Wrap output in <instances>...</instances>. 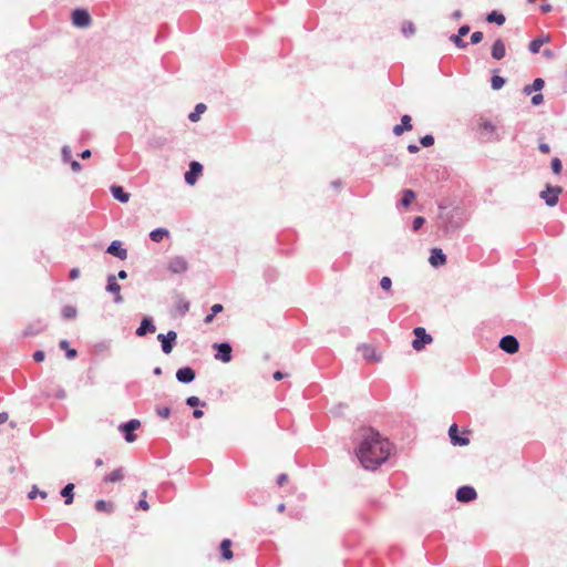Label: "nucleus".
Returning a JSON list of instances; mask_svg holds the SVG:
<instances>
[{"label":"nucleus","instance_id":"f257e3e1","mask_svg":"<svg viewBox=\"0 0 567 567\" xmlns=\"http://www.w3.org/2000/svg\"><path fill=\"white\" fill-rule=\"evenodd\" d=\"M390 453V442L372 430L367 433L357 450V456L367 470L378 468L388 460Z\"/></svg>","mask_w":567,"mask_h":567},{"label":"nucleus","instance_id":"f03ea898","mask_svg":"<svg viewBox=\"0 0 567 567\" xmlns=\"http://www.w3.org/2000/svg\"><path fill=\"white\" fill-rule=\"evenodd\" d=\"M413 333L415 339L412 341V347L415 351H421L426 344L433 342L432 336L426 333L425 329L422 327L414 328Z\"/></svg>","mask_w":567,"mask_h":567},{"label":"nucleus","instance_id":"7ed1b4c3","mask_svg":"<svg viewBox=\"0 0 567 567\" xmlns=\"http://www.w3.org/2000/svg\"><path fill=\"white\" fill-rule=\"evenodd\" d=\"M470 434V431L468 430H464L462 432V435L460 434V431H458V426L457 424H452L449 429V436L451 439V443L454 445V446H466L470 444V439H468V435Z\"/></svg>","mask_w":567,"mask_h":567},{"label":"nucleus","instance_id":"20e7f679","mask_svg":"<svg viewBox=\"0 0 567 567\" xmlns=\"http://www.w3.org/2000/svg\"><path fill=\"white\" fill-rule=\"evenodd\" d=\"M563 193V188L560 186H551L547 185L544 190L540 192L539 196L545 203L553 207L557 205L559 195Z\"/></svg>","mask_w":567,"mask_h":567},{"label":"nucleus","instance_id":"39448f33","mask_svg":"<svg viewBox=\"0 0 567 567\" xmlns=\"http://www.w3.org/2000/svg\"><path fill=\"white\" fill-rule=\"evenodd\" d=\"M141 426V422L136 419H132L128 422L121 423L118 430L123 433L126 442L132 443L136 440L134 432Z\"/></svg>","mask_w":567,"mask_h":567},{"label":"nucleus","instance_id":"423d86ee","mask_svg":"<svg viewBox=\"0 0 567 567\" xmlns=\"http://www.w3.org/2000/svg\"><path fill=\"white\" fill-rule=\"evenodd\" d=\"M158 341L161 342L162 351L165 354H168L172 352L176 340H177V333L174 330H169L166 334L159 333L157 336Z\"/></svg>","mask_w":567,"mask_h":567},{"label":"nucleus","instance_id":"0eeeda50","mask_svg":"<svg viewBox=\"0 0 567 567\" xmlns=\"http://www.w3.org/2000/svg\"><path fill=\"white\" fill-rule=\"evenodd\" d=\"M202 173L203 165L197 161H192L188 171L184 175L185 182L190 186L195 185Z\"/></svg>","mask_w":567,"mask_h":567},{"label":"nucleus","instance_id":"6e6552de","mask_svg":"<svg viewBox=\"0 0 567 567\" xmlns=\"http://www.w3.org/2000/svg\"><path fill=\"white\" fill-rule=\"evenodd\" d=\"M213 348L216 350L215 358L217 360H220L224 363H228L231 361L233 348H231L230 343H228V342L215 343L213 346Z\"/></svg>","mask_w":567,"mask_h":567},{"label":"nucleus","instance_id":"1a4fd4ad","mask_svg":"<svg viewBox=\"0 0 567 567\" xmlns=\"http://www.w3.org/2000/svg\"><path fill=\"white\" fill-rule=\"evenodd\" d=\"M72 22L75 27L86 28L91 24V16L85 9H75L72 12Z\"/></svg>","mask_w":567,"mask_h":567},{"label":"nucleus","instance_id":"9d476101","mask_svg":"<svg viewBox=\"0 0 567 567\" xmlns=\"http://www.w3.org/2000/svg\"><path fill=\"white\" fill-rule=\"evenodd\" d=\"M167 269L172 274H184L188 270V262L184 257L175 256L169 260Z\"/></svg>","mask_w":567,"mask_h":567},{"label":"nucleus","instance_id":"9b49d317","mask_svg":"<svg viewBox=\"0 0 567 567\" xmlns=\"http://www.w3.org/2000/svg\"><path fill=\"white\" fill-rule=\"evenodd\" d=\"M107 292H111L114 295V302L115 303H122L123 297L121 295V286L117 284L116 276L115 275H109L107 276V284L105 287Z\"/></svg>","mask_w":567,"mask_h":567},{"label":"nucleus","instance_id":"f8f14e48","mask_svg":"<svg viewBox=\"0 0 567 567\" xmlns=\"http://www.w3.org/2000/svg\"><path fill=\"white\" fill-rule=\"evenodd\" d=\"M499 348L506 353L514 354L519 350V342L514 336H505L499 341Z\"/></svg>","mask_w":567,"mask_h":567},{"label":"nucleus","instance_id":"ddd939ff","mask_svg":"<svg viewBox=\"0 0 567 567\" xmlns=\"http://www.w3.org/2000/svg\"><path fill=\"white\" fill-rule=\"evenodd\" d=\"M106 252L121 260L127 258V250L123 247L120 240H113L106 248Z\"/></svg>","mask_w":567,"mask_h":567},{"label":"nucleus","instance_id":"4468645a","mask_svg":"<svg viewBox=\"0 0 567 567\" xmlns=\"http://www.w3.org/2000/svg\"><path fill=\"white\" fill-rule=\"evenodd\" d=\"M195 370L190 367L179 368L176 372V379L178 382L188 384L195 380Z\"/></svg>","mask_w":567,"mask_h":567},{"label":"nucleus","instance_id":"2eb2a0df","mask_svg":"<svg viewBox=\"0 0 567 567\" xmlns=\"http://www.w3.org/2000/svg\"><path fill=\"white\" fill-rule=\"evenodd\" d=\"M476 497L477 493L471 486H462L456 492V499L462 503L474 501Z\"/></svg>","mask_w":567,"mask_h":567},{"label":"nucleus","instance_id":"dca6fc26","mask_svg":"<svg viewBox=\"0 0 567 567\" xmlns=\"http://www.w3.org/2000/svg\"><path fill=\"white\" fill-rule=\"evenodd\" d=\"M156 327L153 322V319L151 317H145L140 323V327L136 329L135 333L138 337H144L147 333L155 332Z\"/></svg>","mask_w":567,"mask_h":567},{"label":"nucleus","instance_id":"f3484780","mask_svg":"<svg viewBox=\"0 0 567 567\" xmlns=\"http://www.w3.org/2000/svg\"><path fill=\"white\" fill-rule=\"evenodd\" d=\"M477 127L481 134L487 138H491L495 133V125L489 120L483 117L478 120Z\"/></svg>","mask_w":567,"mask_h":567},{"label":"nucleus","instance_id":"a211bd4d","mask_svg":"<svg viewBox=\"0 0 567 567\" xmlns=\"http://www.w3.org/2000/svg\"><path fill=\"white\" fill-rule=\"evenodd\" d=\"M429 261L433 267L444 266L446 264V256L442 249L433 248Z\"/></svg>","mask_w":567,"mask_h":567},{"label":"nucleus","instance_id":"6ab92c4d","mask_svg":"<svg viewBox=\"0 0 567 567\" xmlns=\"http://www.w3.org/2000/svg\"><path fill=\"white\" fill-rule=\"evenodd\" d=\"M411 122H412V118H411V116H410V115H403V116L401 117V124L395 125V126L393 127V133H394V135L400 136V135H402L405 131H411V130L413 128V126H412V123H411Z\"/></svg>","mask_w":567,"mask_h":567},{"label":"nucleus","instance_id":"aec40b11","mask_svg":"<svg viewBox=\"0 0 567 567\" xmlns=\"http://www.w3.org/2000/svg\"><path fill=\"white\" fill-rule=\"evenodd\" d=\"M112 196L121 203H127L130 200V194L126 193L122 186L112 185L111 188Z\"/></svg>","mask_w":567,"mask_h":567},{"label":"nucleus","instance_id":"412c9836","mask_svg":"<svg viewBox=\"0 0 567 567\" xmlns=\"http://www.w3.org/2000/svg\"><path fill=\"white\" fill-rule=\"evenodd\" d=\"M492 56L495 60H502L505 56L506 49L503 40H496L492 45Z\"/></svg>","mask_w":567,"mask_h":567},{"label":"nucleus","instance_id":"4be33fe9","mask_svg":"<svg viewBox=\"0 0 567 567\" xmlns=\"http://www.w3.org/2000/svg\"><path fill=\"white\" fill-rule=\"evenodd\" d=\"M73 491H74V484L73 483H69L66 484L60 492L61 496L64 497V504L65 505H70L72 504L73 502V498H74V494H73Z\"/></svg>","mask_w":567,"mask_h":567},{"label":"nucleus","instance_id":"5701e85b","mask_svg":"<svg viewBox=\"0 0 567 567\" xmlns=\"http://www.w3.org/2000/svg\"><path fill=\"white\" fill-rule=\"evenodd\" d=\"M169 231L166 228H156L150 233V238L154 243H161L165 237H168Z\"/></svg>","mask_w":567,"mask_h":567},{"label":"nucleus","instance_id":"b1692460","mask_svg":"<svg viewBox=\"0 0 567 567\" xmlns=\"http://www.w3.org/2000/svg\"><path fill=\"white\" fill-rule=\"evenodd\" d=\"M231 542L230 539H224L221 543H220V551H221V557L226 560H229L233 558L234 554L231 551Z\"/></svg>","mask_w":567,"mask_h":567},{"label":"nucleus","instance_id":"393cba45","mask_svg":"<svg viewBox=\"0 0 567 567\" xmlns=\"http://www.w3.org/2000/svg\"><path fill=\"white\" fill-rule=\"evenodd\" d=\"M95 509L97 512H104L110 514L114 511V504L112 502L99 499L95 502Z\"/></svg>","mask_w":567,"mask_h":567},{"label":"nucleus","instance_id":"a878e982","mask_svg":"<svg viewBox=\"0 0 567 567\" xmlns=\"http://www.w3.org/2000/svg\"><path fill=\"white\" fill-rule=\"evenodd\" d=\"M124 478V470L118 467L105 476L104 481L110 483L120 482Z\"/></svg>","mask_w":567,"mask_h":567},{"label":"nucleus","instance_id":"bb28decb","mask_svg":"<svg viewBox=\"0 0 567 567\" xmlns=\"http://www.w3.org/2000/svg\"><path fill=\"white\" fill-rule=\"evenodd\" d=\"M544 85H545V82L543 79H540V78L535 79L533 84L524 87V93L529 95V94H532L533 91L542 90L544 87Z\"/></svg>","mask_w":567,"mask_h":567},{"label":"nucleus","instance_id":"cd10ccee","mask_svg":"<svg viewBox=\"0 0 567 567\" xmlns=\"http://www.w3.org/2000/svg\"><path fill=\"white\" fill-rule=\"evenodd\" d=\"M486 20L491 23H497L498 25H502L505 23V16L497 11H492L487 14Z\"/></svg>","mask_w":567,"mask_h":567},{"label":"nucleus","instance_id":"c85d7f7f","mask_svg":"<svg viewBox=\"0 0 567 567\" xmlns=\"http://www.w3.org/2000/svg\"><path fill=\"white\" fill-rule=\"evenodd\" d=\"M416 195L412 189L403 190V197L401 199V204L404 207H409L411 203L415 199Z\"/></svg>","mask_w":567,"mask_h":567},{"label":"nucleus","instance_id":"c756f323","mask_svg":"<svg viewBox=\"0 0 567 567\" xmlns=\"http://www.w3.org/2000/svg\"><path fill=\"white\" fill-rule=\"evenodd\" d=\"M206 111V105L203 103H199L195 106V110L188 115V118L190 122H197L200 114Z\"/></svg>","mask_w":567,"mask_h":567},{"label":"nucleus","instance_id":"7c9ffc66","mask_svg":"<svg viewBox=\"0 0 567 567\" xmlns=\"http://www.w3.org/2000/svg\"><path fill=\"white\" fill-rule=\"evenodd\" d=\"M59 346H60L61 349H64L66 351L65 355H66L68 359L71 360V359H74L76 357L78 352H76L75 349L69 347V341L61 340Z\"/></svg>","mask_w":567,"mask_h":567},{"label":"nucleus","instance_id":"2f4dec72","mask_svg":"<svg viewBox=\"0 0 567 567\" xmlns=\"http://www.w3.org/2000/svg\"><path fill=\"white\" fill-rule=\"evenodd\" d=\"M362 355L368 359V360H372V361H377L378 358L375 357V351L372 347L370 346H363L362 349Z\"/></svg>","mask_w":567,"mask_h":567},{"label":"nucleus","instance_id":"473e14b6","mask_svg":"<svg viewBox=\"0 0 567 567\" xmlns=\"http://www.w3.org/2000/svg\"><path fill=\"white\" fill-rule=\"evenodd\" d=\"M76 309L73 306H65L62 309V316L65 319H74L76 317Z\"/></svg>","mask_w":567,"mask_h":567},{"label":"nucleus","instance_id":"72a5a7b5","mask_svg":"<svg viewBox=\"0 0 567 567\" xmlns=\"http://www.w3.org/2000/svg\"><path fill=\"white\" fill-rule=\"evenodd\" d=\"M547 42V40H544V39H534L530 43H529V50L530 52L533 53H537L539 52L542 45Z\"/></svg>","mask_w":567,"mask_h":567},{"label":"nucleus","instance_id":"f704fd0d","mask_svg":"<svg viewBox=\"0 0 567 567\" xmlns=\"http://www.w3.org/2000/svg\"><path fill=\"white\" fill-rule=\"evenodd\" d=\"M186 404L188 406L195 408V406H205L206 402L202 401L198 396L192 395L186 399Z\"/></svg>","mask_w":567,"mask_h":567},{"label":"nucleus","instance_id":"c9c22d12","mask_svg":"<svg viewBox=\"0 0 567 567\" xmlns=\"http://www.w3.org/2000/svg\"><path fill=\"white\" fill-rule=\"evenodd\" d=\"M402 32L406 37L412 35L415 33V25L412 22L406 21L402 24Z\"/></svg>","mask_w":567,"mask_h":567},{"label":"nucleus","instance_id":"e433bc0d","mask_svg":"<svg viewBox=\"0 0 567 567\" xmlns=\"http://www.w3.org/2000/svg\"><path fill=\"white\" fill-rule=\"evenodd\" d=\"M491 84L494 90H499L505 84V80L499 75H494L491 80Z\"/></svg>","mask_w":567,"mask_h":567},{"label":"nucleus","instance_id":"4c0bfd02","mask_svg":"<svg viewBox=\"0 0 567 567\" xmlns=\"http://www.w3.org/2000/svg\"><path fill=\"white\" fill-rule=\"evenodd\" d=\"M550 165H551V169H553L554 174L559 175L561 173L563 164L558 157H554L551 159Z\"/></svg>","mask_w":567,"mask_h":567},{"label":"nucleus","instance_id":"58836bf2","mask_svg":"<svg viewBox=\"0 0 567 567\" xmlns=\"http://www.w3.org/2000/svg\"><path fill=\"white\" fill-rule=\"evenodd\" d=\"M156 414L162 419H168L171 409L168 406H156Z\"/></svg>","mask_w":567,"mask_h":567},{"label":"nucleus","instance_id":"ea45409f","mask_svg":"<svg viewBox=\"0 0 567 567\" xmlns=\"http://www.w3.org/2000/svg\"><path fill=\"white\" fill-rule=\"evenodd\" d=\"M61 153H62V159H63V162H65V163H70V161H72V159H73V158H72V152H71V148H70L68 145H64V146L62 147Z\"/></svg>","mask_w":567,"mask_h":567},{"label":"nucleus","instance_id":"a19ab883","mask_svg":"<svg viewBox=\"0 0 567 567\" xmlns=\"http://www.w3.org/2000/svg\"><path fill=\"white\" fill-rule=\"evenodd\" d=\"M42 329H43L42 326H39L38 328H33L32 326H29L28 328H25L23 334L25 337L35 336V334L40 333L42 331Z\"/></svg>","mask_w":567,"mask_h":567},{"label":"nucleus","instance_id":"79ce46f5","mask_svg":"<svg viewBox=\"0 0 567 567\" xmlns=\"http://www.w3.org/2000/svg\"><path fill=\"white\" fill-rule=\"evenodd\" d=\"M37 495H40L42 498L48 496L47 492L39 491L35 486L29 492L28 497L33 499Z\"/></svg>","mask_w":567,"mask_h":567},{"label":"nucleus","instance_id":"37998d69","mask_svg":"<svg viewBox=\"0 0 567 567\" xmlns=\"http://www.w3.org/2000/svg\"><path fill=\"white\" fill-rule=\"evenodd\" d=\"M421 144L424 147H430L434 144V137L432 135H425L421 138Z\"/></svg>","mask_w":567,"mask_h":567},{"label":"nucleus","instance_id":"c03bdc74","mask_svg":"<svg viewBox=\"0 0 567 567\" xmlns=\"http://www.w3.org/2000/svg\"><path fill=\"white\" fill-rule=\"evenodd\" d=\"M380 286L383 290L389 291L392 287V281L389 277H382V279L380 281Z\"/></svg>","mask_w":567,"mask_h":567},{"label":"nucleus","instance_id":"a18cd8bd","mask_svg":"<svg viewBox=\"0 0 567 567\" xmlns=\"http://www.w3.org/2000/svg\"><path fill=\"white\" fill-rule=\"evenodd\" d=\"M451 40L454 42V44L457 48H465L466 47V43L462 40V37L458 33L455 34V35H452Z\"/></svg>","mask_w":567,"mask_h":567},{"label":"nucleus","instance_id":"49530a36","mask_svg":"<svg viewBox=\"0 0 567 567\" xmlns=\"http://www.w3.org/2000/svg\"><path fill=\"white\" fill-rule=\"evenodd\" d=\"M178 310L182 315H185L189 310V302L187 300H181L178 303Z\"/></svg>","mask_w":567,"mask_h":567},{"label":"nucleus","instance_id":"de8ad7c7","mask_svg":"<svg viewBox=\"0 0 567 567\" xmlns=\"http://www.w3.org/2000/svg\"><path fill=\"white\" fill-rule=\"evenodd\" d=\"M483 40V32L476 31L471 35V42L477 44Z\"/></svg>","mask_w":567,"mask_h":567},{"label":"nucleus","instance_id":"09e8293b","mask_svg":"<svg viewBox=\"0 0 567 567\" xmlns=\"http://www.w3.org/2000/svg\"><path fill=\"white\" fill-rule=\"evenodd\" d=\"M425 223V219L421 216L419 217H415L414 220H413V230H419L423 224Z\"/></svg>","mask_w":567,"mask_h":567},{"label":"nucleus","instance_id":"8fccbe9b","mask_svg":"<svg viewBox=\"0 0 567 567\" xmlns=\"http://www.w3.org/2000/svg\"><path fill=\"white\" fill-rule=\"evenodd\" d=\"M44 358H45V354H44V352H43L42 350H38V351H35V352L33 353V359H34V361H37V362H41V361H43V360H44Z\"/></svg>","mask_w":567,"mask_h":567},{"label":"nucleus","instance_id":"3c124183","mask_svg":"<svg viewBox=\"0 0 567 567\" xmlns=\"http://www.w3.org/2000/svg\"><path fill=\"white\" fill-rule=\"evenodd\" d=\"M223 310H224V307H223V305H220V303H215V305L210 308L212 316H216L217 313L221 312Z\"/></svg>","mask_w":567,"mask_h":567},{"label":"nucleus","instance_id":"603ef678","mask_svg":"<svg viewBox=\"0 0 567 567\" xmlns=\"http://www.w3.org/2000/svg\"><path fill=\"white\" fill-rule=\"evenodd\" d=\"M70 165H71L72 171L75 173H79L82 168L81 164L75 159L70 161Z\"/></svg>","mask_w":567,"mask_h":567},{"label":"nucleus","instance_id":"864d4df0","mask_svg":"<svg viewBox=\"0 0 567 567\" xmlns=\"http://www.w3.org/2000/svg\"><path fill=\"white\" fill-rule=\"evenodd\" d=\"M79 276H80V269L79 268H72L70 270L69 277H70L71 280L78 279Z\"/></svg>","mask_w":567,"mask_h":567},{"label":"nucleus","instance_id":"5fc2aeb1","mask_svg":"<svg viewBox=\"0 0 567 567\" xmlns=\"http://www.w3.org/2000/svg\"><path fill=\"white\" fill-rule=\"evenodd\" d=\"M543 100H544V96H543V94L539 93L532 97V103L534 105H539L543 102Z\"/></svg>","mask_w":567,"mask_h":567},{"label":"nucleus","instance_id":"6e6d98bb","mask_svg":"<svg viewBox=\"0 0 567 567\" xmlns=\"http://www.w3.org/2000/svg\"><path fill=\"white\" fill-rule=\"evenodd\" d=\"M137 507L143 509V511H147L150 508V505H148L147 501L140 499L138 504H137Z\"/></svg>","mask_w":567,"mask_h":567},{"label":"nucleus","instance_id":"4d7b16f0","mask_svg":"<svg viewBox=\"0 0 567 567\" xmlns=\"http://www.w3.org/2000/svg\"><path fill=\"white\" fill-rule=\"evenodd\" d=\"M470 32V27L468 25H462L460 29H458V34L463 38L465 37L467 33Z\"/></svg>","mask_w":567,"mask_h":567},{"label":"nucleus","instance_id":"13d9d810","mask_svg":"<svg viewBox=\"0 0 567 567\" xmlns=\"http://www.w3.org/2000/svg\"><path fill=\"white\" fill-rule=\"evenodd\" d=\"M539 151H540L542 153H544V154H547V153H549V152H550V147H549V145H548V144H546V143H540V144H539Z\"/></svg>","mask_w":567,"mask_h":567},{"label":"nucleus","instance_id":"bf43d9fd","mask_svg":"<svg viewBox=\"0 0 567 567\" xmlns=\"http://www.w3.org/2000/svg\"><path fill=\"white\" fill-rule=\"evenodd\" d=\"M274 379L277 380V381H280L284 379V371L281 370H277L275 373H274Z\"/></svg>","mask_w":567,"mask_h":567},{"label":"nucleus","instance_id":"052dcab7","mask_svg":"<svg viewBox=\"0 0 567 567\" xmlns=\"http://www.w3.org/2000/svg\"><path fill=\"white\" fill-rule=\"evenodd\" d=\"M115 276H116V280H117V279L124 280V279H126V278H127V272H126L125 270H120V271L117 272V275H115Z\"/></svg>","mask_w":567,"mask_h":567},{"label":"nucleus","instance_id":"680f3d73","mask_svg":"<svg viewBox=\"0 0 567 567\" xmlns=\"http://www.w3.org/2000/svg\"><path fill=\"white\" fill-rule=\"evenodd\" d=\"M203 415H204V412H203L202 410H199V409H195V410L193 411V416H194L195 419H200Z\"/></svg>","mask_w":567,"mask_h":567},{"label":"nucleus","instance_id":"e2e57ef3","mask_svg":"<svg viewBox=\"0 0 567 567\" xmlns=\"http://www.w3.org/2000/svg\"><path fill=\"white\" fill-rule=\"evenodd\" d=\"M419 150H420V148H419V146H417V145H415V144H410V145H408V151H409L410 153H417V152H419Z\"/></svg>","mask_w":567,"mask_h":567},{"label":"nucleus","instance_id":"0e129e2a","mask_svg":"<svg viewBox=\"0 0 567 567\" xmlns=\"http://www.w3.org/2000/svg\"><path fill=\"white\" fill-rule=\"evenodd\" d=\"M8 417H9V415L7 412H1L0 413V424L6 423L8 421Z\"/></svg>","mask_w":567,"mask_h":567},{"label":"nucleus","instance_id":"69168bd1","mask_svg":"<svg viewBox=\"0 0 567 567\" xmlns=\"http://www.w3.org/2000/svg\"><path fill=\"white\" fill-rule=\"evenodd\" d=\"M284 481H285L284 473H281V474H279V475L277 476V484H278L279 486H282V485H284Z\"/></svg>","mask_w":567,"mask_h":567},{"label":"nucleus","instance_id":"338daca9","mask_svg":"<svg viewBox=\"0 0 567 567\" xmlns=\"http://www.w3.org/2000/svg\"><path fill=\"white\" fill-rule=\"evenodd\" d=\"M540 9H542V11H543L544 13H547V12L551 11V6H550V4H543V6L540 7Z\"/></svg>","mask_w":567,"mask_h":567},{"label":"nucleus","instance_id":"774afa93","mask_svg":"<svg viewBox=\"0 0 567 567\" xmlns=\"http://www.w3.org/2000/svg\"><path fill=\"white\" fill-rule=\"evenodd\" d=\"M80 156H81L82 158H89V157L91 156V151H90V150H85V151H83V152L80 154Z\"/></svg>","mask_w":567,"mask_h":567}]
</instances>
